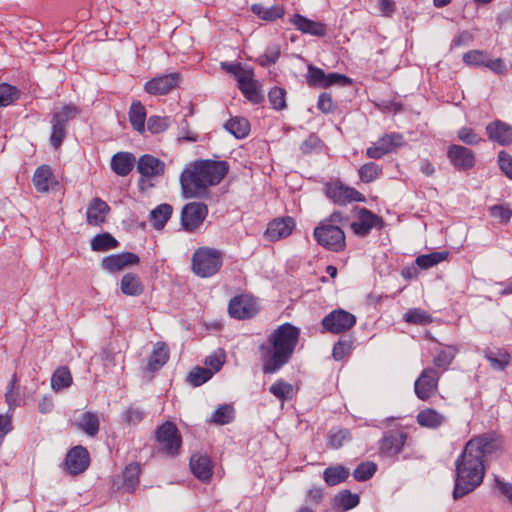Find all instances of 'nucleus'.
Segmentation results:
<instances>
[{
	"mask_svg": "<svg viewBox=\"0 0 512 512\" xmlns=\"http://www.w3.org/2000/svg\"><path fill=\"white\" fill-rule=\"evenodd\" d=\"M500 450L501 441L488 435L472 438L466 443L463 452L455 462L456 479L453 490L455 500L469 494L483 482L487 458Z\"/></svg>",
	"mask_w": 512,
	"mask_h": 512,
	"instance_id": "nucleus-1",
	"label": "nucleus"
},
{
	"mask_svg": "<svg viewBox=\"0 0 512 512\" xmlns=\"http://www.w3.org/2000/svg\"><path fill=\"white\" fill-rule=\"evenodd\" d=\"M299 329L289 323L280 325L260 345L262 369L265 374H272L283 367L294 353L298 343Z\"/></svg>",
	"mask_w": 512,
	"mask_h": 512,
	"instance_id": "nucleus-2",
	"label": "nucleus"
},
{
	"mask_svg": "<svg viewBox=\"0 0 512 512\" xmlns=\"http://www.w3.org/2000/svg\"><path fill=\"white\" fill-rule=\"evenodd\" d=\"M228 164L225 161L200 160L191 168L185 169L180 177L185 197H200L209 186L217 185L226 175Z\"/></svg>",
	"mask_w": 512,
	"mask_h": 512,
	"instance_id": "nucleus-3",
	"label": "nucleus"
},
{
	"mask_svg": "<svg viewBox=\"0 0 512 512\" xmlns=\"http://www.w3.org/2000/svg\"><path fill=\"white\" fill-rule=\"evenodd\" d=\"M221 266L222 254L216 249L202 247L193 254L192 271L202 278L215 275Z\"/></svg>",
	"mask_w": 512,
	"mask_h": 512,
	"instance_id": "nucleus-4",
	"label": "nucleus"
},
{
	"mask_svg": "<svg viewBox=\"0 0 512 512\" xmlns=\"http://www.w3.org/2000/svg\"><path fill=\"white\" fill-rule=\"evenodd\" d=\"M314 238L317 243L331 251H341L345 247V234L334 224L321 222L314 229Z\"/></svg>",
	"mask_w": 512,
	"mask_h": 512,
	"instance_id": "nucleus-5",
	"label": "nucleus"
},
{
	"mask_svg": "<svg viewBox=\"0 0 512 512\" xmlns=\"http://www.w3.org/2000/svg\"><path fill=\"white\" fill-rule=\"evenodd\" d=\"M440 376V372L436 368L427 367L423 369L414 383L416 396L422 401H427L433 397L438 391Z\"/></svg>",
	"mask_w": 512,
	"mask_h": 512,
	"instance_id": "nucleus-6",
	"label": "nucleus"
},
{
	"mask_svg": "<svg viewBox=\"0 0 512 512\" xmlns=\"http://www.w3.org/2000/svg\"><path fill=\"white\" fill-rule=\"evenodd\" d=\"M137 170L142 176L140 181L141 188L145 189L153 186L149 181L151 178L159 177L164 174L165 163L152 155L146 154L139 158Z\"/></svg>",
	"mask_w": 512,
	"mask_h": 512,
	"instance_id": "nucleus-7",
	"label": "nucleus"
},
{
	"mask_svg": "<svg viewBox=\"0 0 512 512\" xmlns=\"http://www.w3.org/2000/svg\"><path fill=\"white\" fill-rule=\"evenodd\" d=\"M156 438L160 448L168 455H176L181 446V437L178 429L172 422L162 424L156 431Z\"/></svg>",
	"mask_w": 512,
	"mask_h": 512,
	"instance_id": "nucleus-8",
	"label": "nucleus"
},
{
	"mask_svg": "<svg viewBox=\"0 0 512 512\" xmlns=\"http://www.w3.org/2000/svg\"><path fill=\"white\" fill-rule=\"evenodd\" d=\"M355 323L356 317L343 309L330 312L322 320L323 328L334 334H339L351 329Z\"/></svg>",
	"mask_w": 512,
	"mask_h": 512,
	"instance_id": "nucleus-9",
	"label": "nucleus"
},
{
	"mask_svg": "<svg viewBox=\"0 0 512 512\" xmlns=\"http://www.w3.org/2000/svg\"><path fill=\"white\" fill-rule=\"evenodd\" d=\"M208 213L204 203L192 202L184 206L181 212V224L185 231H195L205 220Z\"/></svg>",
	"mask_w": 512,
	"mask_h": 512,
	"instance_id": "nucleus-10",
	"label": "nucleus"
},
{
	"mask_svg": "<svg viewBox=\"0 0 512 512\" xmlns=\"http://www.w3.org/2000/svg\"><path fill=\"white\" fill-rule=\"evenodd\" d=\"M228 311L233 318L246 319L253 317L258 312V305L252 296L239 295L231 299Z\"/></svg>",
	"mask_w": 512,
	"mask_h": 512,
	"instance_id": "nucleus-11",
	"label": "nucleus"
},
{
	"mask_svg": "<svg viewBox=\"0 0 512 512\" xmlns=\"http://www.w3.org/2000/svg\"><path fill=\"white\" fill-rule=\"evenodd\" d=\"M326 195L337 204H347L353 201H362L363 196L354 188L347 187L336 181L326 186Z\"/></svg>",
	"mask_w": 512,
	"mask_h": 512,
	"instance_id": "nucleus-12",
	"label": "nucleus"
},
{
	"mask_svg": "<svg viewBox=\"0 0 512 512\" xmlns=\"http://www.w3.org/2000/svg\"><path fill=\"white\" fill-rule=\"evenodd\" d=\"M89 453L83 446L73 447L66 455L65 465L71 475L84 472L89 466Z\"/></svg>",
	"mask_w": 512,
	"mask_h": 512,
	"instance_id": "nucleus-13",
	"label": "nucleus"
},
{
	"mask_svg": "<svg viewBox=\"0 0 512 512\" xmlns=\"http://www.w3.org/2000/svg\"><path fill=\"white\" fill-rule=\"evenodd\" d=\"M447 157L451 164L460 171L469 170L475 165L474 153L464 146L451 145L448 148Z\"/></svg>",
	"mask_w": 512,
	"mask_h": 512,
	"instance_id": "nucleus-14",
	"label": "nucleus"
},
{
	"mask_svg": "<svg viewBox=\"0 0 512 512\" xmlns=\"http://www.w3.org/2000/svg\"><path fill=\"white\" fill-rule=\"evenodd\" d=\"M179 82L178 73H170L154 77L146 82L144 89L151 95H165L174 89Z\"/></svg>",
	"mask_w": 512,
	"mask_h": 512,
	"instance_id": "nucleus-15",
	"label": "nucleus"
},
{
	"mask_svg": "<svg viewBox=\"0 0 512 512\" xmlns=\"http://www.w3.org/2000/svg\"><path fill=\"white\" fill-rule=\"evenodd\" d=\"M402 145V136L400 134L385 135L368 147L366 154L369 158L378 159L391 152L394 148Z\"/></svg>",
	"mask_w": 512,
	"mask_h": 512,
	"instance_id": "nucleus-16",
	"label": "nucleus"
},
{
	"mask_svg": "<svg viewBox=\"0 0 512 512\" xmlns=\"http://www.w3.org/2000/svg\"><path fill=\"white\" fill-rule=\"evenodd\" d=\"M139 263V257L131 252L113 254L104 257L101 261V267L110 272L115 273L123 270L127 266Z\"/></svg>",
	"mask_w": 512,
	"mask_h": 512,
	"instance_id": "nucleus-17",
	"label": "nucleus"
},
{
	"mask_svg": "<svg viewBox=\"0 0 512 512\" xmlns=\"http://www.w3.org/2000/svg\"><path fill=\"white\" fill-rule=\"evenodd\" d=\"M489 140L502 146L512 144V126L501 120H495L486 126Z\"/></svg>",
	"mask_w": 512,
	"mask_h": 512,
	"instance_id": "nucleus-18",
	"label": "nucleus"
},
{
	"mask_svg": "<svg viewBox=\"0 0 512 512\" xmlns=\"http://www.w3.org/2000/svg\"><path fill=\"white\" fill-rule=\"evenodd\" d=\"M295 222L291 217L275 219L269 223L265 236L271 241H277L291 234Z\"/></svg>",
	"mask_w": 512,
	"mask_h": 512,
	"instance_id": "nucleus-19",
	"label": "nucleus"
},
{
	"mask_svg": "<svg viewBox=\"0 0 512 512\" xmlns=\"http://www.w3.org/2000/svg\"><path fill=\"white\" fill-rule=\"evenodd\" d=\"M237 82L239 89L249 101L257 104L263 100V96L258 88V83L254 80L252 69L242 74Z\"/></svg>",
	"mask_w": 512,
	"mask_h": 512,
	"instance_id": "nucleus-20",
	"label": "nucleus"
},
{
	"mask_svg": "<svg viewBox=\"0 0 512 512\" xmlns=\"http://www.w3.org/2000/svg\"><path fill=\"white\" fill-rule=\"evenodd\" d=\"M212 462L207 455L193 454L190 458V469L193 475L202 482H208L212 476Z\"/></svg>",
	"mask_w": 512,
	"mask_h": 512,
	"instance_id": "nucleus-21",
	"label": "nucleus"
},
{
	"mask_svg": "<svg viewBox=\"0 0 512 512\" xmlns=\"http://www.w3.org/2000/svg\"><path fill=\"white\" fill-rule=\"evenodd\" d=\"M290 23L293 24L299 31L305 34L323 37L327 33V27L325 24L310 20L300 14H295L290 19Z\"/></svg>",
	"mask_w": 512,
	"mask_h": 512,
	"instance_id": "nucleus-22",
	"label": "nucleus"
},
{
	"mask_svg": "<svg viewBox=\"0 0 512 512\" xmlns=\"http://www.w3.org/2000/svg\"><path fill=\"white\" fill-rule=\"evenodd\" d=\"M406 442V434L402 432H391L380 441V451L385 456H395L401 452Z\"/></svg>",
	"mask_w": 512,
	"mask_h": 512,
	"instance_id": "nucleus-23",
	"label": "nucleus"
},
{
	"mask_svg": "<svg viewBox=\"0 0 512 512\" xmlns=\"http://www.w3.org/2000/svg\"><path fill=\"white\" fill-rule=\"evenodd\" d=\"M78 430H81L86 435L90 437H95L100 428V420L99 416L96 413L87 411L82 413L78 419H76L73 424Z\"/></svg>",
	"mask_w": 512,
	"mask_h": 512,
	"instance_id": "nucleus-24",
	"label": "nucleus"
},
{
	"mask_svg": "<svg viewBox=\"0 0 512 512\" xmlns=\"http://www.w3.org/2000/svg\"><path fill=\"white\" fill-rule=\"evenodd\" d=\"M380 222V219L371 211L363 208L359 212V219L351 224L353 232L359 236H366L370 230Z\"/></svg>",
	"mask_w": 512,
	"mask_h": 512,
	"instance_id": "nucleus-25",
	"label": "nucleus"
},
{
	"mask_svg": "<svg viewBox=\"0 0 512 512\" xmlns=\"http://www.w3.org/2000/svg\"><path fill=\"white\" fill-rule=\"evenodd\" d=\"M110 208L100 198H94L86 213L87 222L89 225L98 226L105 221L106 215L109 212Z\"/></svg>",
	"mask_w": 512,
	"mask_h": 512,
	"instance_id": "nucleus-26",
	"label": "nucleus"
},
{
	"mask_svg": "<svg viewBox=\"0 0 512 512\" xmlns=\"http://www.w3.org/2000/svg\"><path fill=\"white\" fill-rule=\"evenodd\" d=\"M417 423L421 427L437 429L446 422V416L433 408H426L417 414Z\"/></svg>",
	"mask_w": 512,
	"mask_h": 512,
	"instance_id": "nucleus-27",
	"label": "nucleus"
},
{
	"mask_svg": "<svg viewBox=\"0 0 512 512\" xmlns=\"http://www.w3.org/2000/svg\"><path fill=\"white\" fill-rule=\"evenodd\" d=\"M135 163V157L129 152H118L111 159V168L119 176H127Z\"/></svg>",
	"mask_w": 512,
	"mask_h": 512,
	"instance_id": "nucleus-28",
	"label": "nucleus"
},
{
	"mask_svg": "<svg viewBox=\"0 0 512 512\" xmlns=\"http://www.w3.org/2000/svg\"><path fill=\"white\" fill-rule=\"evenodd\" d=\"M55 182L52 169L48 165L39 166L33 176V184L38 192H48Z\"/></svg>",
	"mask_w": 512,
	"mask_h": 512,
	"instance_id": "nucleus-29",
	"label": "nucleus"
},
{
	"mask_svg": "<svg viewBox=\"0 0 512 512\" xmlns=\"http://www.w3.org/2000/svg\"><path fill=\"white\" fill-rule=\"evenodd\" d=\"M484 357L490 363L492 369L497 371H504L511 362V355L504 349H486Z\"/></svg>",
	"mask_w": 512,
	"mask_h": 512,
	"instance_id": "nucleus-30",
	"label": "nucleus"
},
{
	"mask_svg": "<svg viewBox=\"0 0 512 512\" xmlns=\"http://www.w3.org/2000/svg\"><path fill=\"white\" fill-rule=\"evenodd\" d=\"M458 352L459 349L455 345H446L437 350L433 357L434 366L443 371L447 370Z\"/></svg>",
	"mask_w": 512,
	"mask_h": 512,
	"instance_id": "nucleus-31",
	"label": "nucleus"
},
{
	"mask_svg": "<svg viewBox=\"0 0 512 512\" xmlns=\"http://www.w3.org/2000/svg\"><path fill=\"white\" fill-rule=\"evenodd\" d=\"M120 288L122 293L127 296H139L144 291L141 279L132 273H127L122 277Z\"/></svg>",
	"mask_w": 512,
	"mask_h": 512,
	"instance_id": "nucleus-32",
	"label": "nucleus"
},
{
	"mask_svg": "<svg viewBox=\"0 0 512 512\" xmlns=\"http://www.w3.org/2000/svg\"><path fill=\"white\" fill-rule=\"evenodd\" d=\"M173 213V208L170 204H160L150 212V221L156 230L164 228L167 221Z\"/></svg>",
	"mask_w": 512,
	"mask_h": 512,
	"instance_id": "nucleus-33",
	"label": "nucleus"
},
{
	"mask_svg": "<svg viewBox=\"0 0 512 512\" xmlns=\"http://www.w3.org/2000/svg\"><path fill=\"white\" fill-rule=\"evenodd\" d=\"M169 351L164 343L158 342L154 345V349L149 358L147 368L154 372L159 370L168 360Z\"/></svg>",
	"mask_w": 512,
	"mask_h": 512,
	"instance_id": "nucleus-34",
	"label": "nucleus"
},
{
	"mask_svg": "<svg viewBox=\"0 0 512 512\" xmlns=\"http://www.w3.org/2000/svg\"><path fill=\"white\" fill-rule=\"evenodd\" d=\"M251 10L259 18L265 21H275L284 16V8L280 5L265 7L262 4H253Z\"/></svg>",
	"mask_w": 512,
	"mask_h": 512,
	"instance_id": "nucleus-35",
	"label": "nucleus"
},
{
	"mask_svg": "<svg viewBox=\"0 0 512 512\" xmlns=\"http://www.w3.org/2000/svg\"><path fill=\"white\" fill-rule=\"evenodd\" d=\"M349 474V469L342 465H336L326 468L323 472V478L327 485L335 486L346 481Z\"/></svg>",
	"mask_w": 512,
	"mask_h": 512,
	"instance_id": "nucleus-36",
	"label": "nucleus"
},
{
	"mask_svg": "<svg viewBox=\"0 0 512 512\" xmlns=\"http://www.w3.org/2000/svg\"><path fill=\"white\" fill-rule=\"evenodd\" d=\"M146 110L140 102L131 105L129 120L135 130L142 133L145 130Z\"/></svg>",
	"mask_w": 512,
	"mask_h": 512,
	"instance_id": "nucleus-37",
	"label": "nucleus"
},
{
	"mask_svg": "<svg viewBox=\"0 0 512 512\" xmlns=\"http://www.w3.org/2000/svg\"><path fill=\"white\" fill-rule=\"evenodd\" d=\"M225 128L228 132L234 135L238 139L246 137L250 131V124L247 119L242 117H235L230 119L226 124Z\"/></svg>",
	"mask_w": 512,
	"mask_h": 512,
	"instance_id": "nucleus-38",
	"label": "nucleus"
},
{
	"mask_svg": "<svg viewBox=\"0 0 512 512\" xmlns=\"http://www.w3.org/2000/svg\"><path fill=\"white\" fill-rule=\"evenodd\" d=\"M72 384V376L67 367H60L56 369L52 378L51 386L55 391L68 388Z\"/></svg>",
	"mask_w": 512,
	"mask_h": 512,
	"instance_id": "nucleus-39",
	"label": "nucleus"
},
{
	"mask_svg": "<svg viewBox=\"0 0 512 512\" xmlns=\"http://www.w3.org/2000/svg\"><path fill=\"white\" fill-rule=\"evenodd\" d=\"M118 246V241L109 233L98 234L91 240L93 251H107Z\"/></svg>",
	"mask_w": 512,
	"mask_h": 512,
	"instance_id": "nucleus-40",
	"label": "nucleus"
},
{
	"mask_svg": "<svg viewBox=\"0 0 512 512\" xmlns=\"http://www.w3.org/2000/svg\"><path fill=\"white\" fill-rule=\"evenodd\" d=\"M78 112L76 106L66 105L60 111L54 113L51 123H57L66 127L68 122L74 119Z\"/></svg>",
	"mask_w": 512,
	"mask_h": 512,
	"instance_id": "nucleus-41",
	"label": "nucleus"
},
{
	"mask_svg": "<svg viewBox=\"0 0 512 512\" xmlns=\"http://www.w3.org/2000/svg\"><path fill=\"white\" fill-rule=\"evenodd\" d=\"M335 503L343 510H350L359 504V496L352 494L349 490H343L336 495Z\"/></svg>",
	"mask_w": 512,
	"mask_h": 512,
	"instance_id": "nucleus-42",
	"label": "nucleus"
},
{
	"mask_svg": "<svg viewBox=\"0 0 512 512\" xmlns=\"http://www.w3.org/2000/svg\"><path fill=\"white\" fill-rule=\"evenodd\" d=\"M446 256V252H433L427 255H420L416 258V264L423 269H428L445 260Z\"/></svg>",
	"mask_w": 512,
	"mask_h": 512,
	"instance_id": "nucleus-43",
	"label": "nucleus"
},
{
	"mask_svg": "<svg viewBox=\"0 0 512 512\" xmlns=\"http://www.w3.org/2000/svg\"><path fill=\"white\" fill-rule=\"evenodd\" d=\"M270 392L282 401L288 400L293 397V386L283 380H277L270 387Z\"/></svg>",
	"mask_w": 512,
	"mask_h": 512,
	"instance_id": "nucleus-44",
	"label": "nucleus"
},
{
	"mask_svg": "<svg viewBox=\"0 0 512 512\" xmlns=\"http://www.w3.org/2000/svg\"><path fill=\"white\" fill-rule=\"evenodd\" d=\"M404 320L408 323L425 325L432 321L431 316L422 309H410L404 314Z\"/></svg>",
	"mask_w": 512,
	"mask_h": 512,
	"instance_id": "nucleus-45",
	"label": "nucleus"
},
{
	"mask_svg": "<svg viewBox=\"0 0 512 512\" xmlns=\"http://www.w3.org/2000/svg\"><path fill=\"white\" fill-rule=\"evenodd\" d=\"M19 97V91L16 87L6 83L0 84V107L12 104Z\"/></svg>",
	"mask_w": 512,
	"mask_h": 512,
	"instance_id": "nucleus-46",
	"label": "nucleus"
},
{
	"mask_svg": "<svg viewBox=\"0 0 512 512\" xmlns=\"http://www.w3.org/2000/svg\"><path fill=\"white\" fill-rule=\"evenodd\" d=\"M140 468L137 464L128 465L123 472L124 487L132 491L138 483Z\"/></svg>",
	"mask_w": 512,
	"mask_h": 512,
	"instance_id": "nucleus-47",
	"label": "nucleus"
},
{
	"mask_svg": "<svg viewBox=\"0 0 512 512\" xmlns=\"http://www.w3.org/2000/svg\"><path fill=\"white\" fill-rule=\"evenodd\" d=\"M381 171L377 164L369 162L360 167L359 176L363 182L370 183L379 177Z\"/></svg>",
	"mask_w": 512,
	"mask_h": 512,
	"instance_id": "nucleus-48",
	"label": "nucleus"
},
{
	"mask_svg": "<svg viewBox=\"0 0 512 512\" xmlns=\"http://www.w3.org/2000/svg\"><path fill=\"white\" fill-rule=\"evenodd\" d=\"M213 375L210 369L197 367L193 369L188 375V381L193 386H200L208 381Z\"/></svg>",
	"mask_w": 512,
	"mask_h": 512,
	"instance_id": "nucleus-49",
	"label": "nucleus"
},
{
	"mask_svg": "<svg viewBox=\"0 0 512 512\" xmlns=\"http://www.w3.org/2000/svg\"><path fill=\"white\" fill-rule=\"evenodd\" d=\"M234 417V409L230 405H221L214 412L212 422L220 425L228 424Z\"/></svg>",
	"mask_w": 512,
	"mask_h": 512,
	"instance_id": "nucleus-50",
	"label": "nucleus"
},
{
	"mask_svg": "<svg viewBox=\"0 0 512 512\" xmlns=\"http://www.w3.org/2000/svg\"><path fill=\"white\" fill-rule=\"evenodd\" d=\"M377 466L373 462H364L357 466L353 476L357 481H366L376 472Z\"/></svg>",
	"mask_w": 512,
	"mask_h": 512,
	"instance_id": "nucleus-51",
	"label": "nucleus"
},
{
	"mask_svg": "<svg viewBox=\"0 0 512 512\" xmlns=\"http://www.w3.org/2000/svg\"><path fill=\"white\" fill-rule=\"evenodd\" d=\"M286 91L280 87H274L269 91L268 97L270 104L276 110H283L286 108Z\"/></svg>",
	"mask_w": 512,
	"mask_h": 512,
	"instance_id": "nucleus-52",
	"label": "nucleus"
},
{
	"mask_svg": "<svg viewBox=\"0 0 512 512\" xmlns=\"http://www.w3.org/2000/svg\"><path fill=\"white\" fill-rule=\"evenodd\" d=\"M169 126V118L160 116H151L147 121V128L153 134L163 132Z\"/></svg>",
	"mask_w": 512,
	"mask_h": 512,
	"instance_id": "nucleus-53",
	"label": "nucleus"
},
{
	"mask_svg": "<svg viewBox=\"0 0 512 512\" xmlns=\"http://www.w3.org/2000/svg\"><path fill=\"white\" fill-rule=\"evenodd\" d=\"M225 362V353L223 350H218L208 356L205 360V364L209 366L213 373L218 372Z\"/></svg>",
	"mask_w": 512,
	"mask_h": 512,
	"instance_id": "nucleus-54",
	"label": "nucleus"
},
{
	"mask_svg": "<svg viewBox=\"0 0 512 512\" xmlns=\"http://www.w3.org/2000/svg\"><path fill=\"white\" fill-rule=\"evenodd\" d=\"M324 79L322 88H327L332 85L346 86L351 83V80L347 76L339 73L325 74Z\"/></svg>",
	"mask_w": 512,
	"mask_h": 512,
	"instance_id": "nucleus-55",
	"label": "nucleus"
},
{
	"mask_svg": "<svg viewBox=\"0 0 512 512\" xmlns=\"http://www.w3.org/2000/svg\"><path fill=\"white\" fill-rule=\"evenodd\" d=\"M324 78L325 72L322 69L312 65L308 66L307 80L310 85L322 87Z\"/></svg>",
	"mask_w": 512,
	"mask_h": 512,
	"instance_id": "nucleus-56",
	"label": "nucleus"
},
{
	"mask_svg": "<svg viewBox=\"0 0 512 512\" xmlns=\"http://www.w3.org/2000/svg\"><path fill=\"white\" fill-rule=\"evenodd\" d=\"M322 148V141L316 135H310L302 144L301 151L305 154L320 151Z\"/></svg>",
	"mask_w": 512,
	"mask_h": 512,
	"instance_id": "nucleus-57",
	"label": "nucleus"
},
{
	"mask_svg": "<svg viewBox=\"0 0 512 512\" xmlns=\"http://www.w3.org/2000/svg\"><path fill=\"white\" fill-rule=\"evenodd\" d=\"M66 136V127L63 125L52 123V133L50 137L51 144L56 149L59 148Z\"/></svg>",
	"mask_w": 512,
	"mask_h": 512,
	"instance_id": "nucleus-58",
	"label": "nucleus"
},
{
	"mask_svg": "<svg viewBox=\"0 0 512 512\" xmlns=\"http://www.w3.org/2000/svg\"><path fill=\"white\" fill-rule=\"evenodd\" d=\"M490 214L500 222L507 223L512 216V210L503 205H495L490 208Z\"/></svg>",
	"mask_w": 512,
	"mask_h": 512,
	"instance_id": "nucleus-59",
	"label": "nucleus"
},
{
	"mask_svg": "<svg viewBox=\"0 0 512 512\" xmlns=\"http://www.w3.org/2000/svg\"><path fill=\"white\" fill-rule=\"evenodd\" d=\"M458 138L468 145H476L481 141V138L474 130L468 127H463L459 130Z\"/></svg>",
	"mask_w": 512,
	"mask_h": 512,
	"instance_id": "nucleus-60",
	"label": "nucleus"
},
{
	"mask_svg": "<svg viewBox=\"0 0 512 512\" xmlns=\"http://www.w3.org/2000/svg\"><path fill=\"white\" fill-rule=\"evenodd\" d=\"M498 162L502 172L512 180V156L505 151L498 154Z\"/></svg>",
	"mask_w": 512,
	"mask_h": 512,
	"instance_id": "nucleus-61",
	"label": "nucleus"
},
{
	"mask_svg": "<svg viewBox=\"0 0 512 512\" xmlns=\"http://www.w3.org/2000/svg\"><path fill=\"white\" fill-rule=\"evenodd\" d=\"M463 61L464 63L468 65H474V66H485V59L484 55L481 51L478 50H472L463 55Z\"/></svg>",
	"mask_w": 512,
	"mask_h": 512,
	"instance_id": "nucleus-62",
	"label": "nucleus"
},
{
	"mask_svg": "<svg viewBox=\"0 0 512 512\" xmlns=\"http://www.w3.org/2000/svg\"><path fill=\"white\" fill-rule=\"evenodd\" d=\"M280 56L279 47H271L260 57L259 62L262 66L274 64Z\"/></svg>",
	"mask_w": 512,
	"mask_h": 512,
	"instance_id": "nucleus-63",
	"label": "nucleus"
},
{
	"mask_svg": "<svg viewBox=\"0 0 512 512\" xmlns=\"http://www.w3.org/2000/svg\"><path fill=\"white\" fill-rule=\"evenodd\" d=\"M495 484L500 494L506 498L510 505H512V484L502 481L497 477L495 478Z\"/></svg>",
	"mask_w": 512,
	"mask_h": 512,
	"instance_id": "nucleus-64",
	"label": "nucleus"
}]
</instances>
